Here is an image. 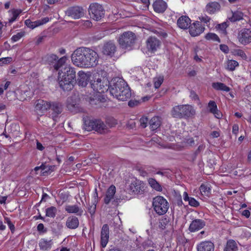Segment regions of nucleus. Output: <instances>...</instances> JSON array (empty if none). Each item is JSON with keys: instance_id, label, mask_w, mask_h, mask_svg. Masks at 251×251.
<instances>
[{"instance_id": "1", "label": "nucleus", "mask_w": 251, "mask_h": 251, "mask_svg": "<svg viewBox=\"0 0 251 251\" xmlns=\"http://www.w3.org/2000/svg\"><path fill=\"white\" fill-rule=\"evenodd\" d=\"M71 59L76 66L89 68L98 65L99 57L95 50L88 48L80 47L74 51Z\"/></svg>"}, {"instance_id": "2", "label": "nucleus", "mask_w": 251, "mask_h": 251, "mask_svg": "<svg viewBox=\"0 0 251 251\" xmlns=\"http://www.w3.org/2000/svg\"><path fill=\"white\" fill-rule=\"evenodd\" d=\"M108 91L119 100L126 101L131 97V91L126 82L120 78H115L110 84Z\"/></svg>"}, {"instance_id": "3", "label": "nucleus", "mask_w": 251, "mask_h": 251, "mask_svg": "<svg viewBox=\"0 0 251 251\" xmlns=\"http://www.w3.org/2000/svg\"><path fill=\"white\" fill-rule=\"evenodd\" d=\"M196 114L194 107L189 104L178 105L174 106L171 110V115L174 118L187 119L192 118Z\"/></svg>"}, {"instance_id": "4", "label": "nucleus", "mask_w": 251, "mask_h": 251, "mask_svg": "<svg viewBox=\"0 0 251 251\" xmlns=\"http://www.w3.org/2000/svg\"><path fill=\"white\" fill-rule=\"evenodd\" d=\"M84 128L88 131L94 130L102 133L106 130V126L100 120L86 118L84 121Z\"/></svg>"}, {"instance_id": "5", "label": "nucleus", "mask_w": 251, "mask_h": 251, "mask_svg": "<svg viewBox=\"0 0 251 251\" xmlns=\"http://www.w3.org/2000/svg\"><path fill=\"white\" fill-rule=\"evenodd\" d=\"M136 39L135 34L131 31H126L120 35L118 42L123 49L131 48L135 43Z\"/></svg>"}, {"instance_id": "6", "label": "nucleus", "mask_w": 251, "mask_h": 251, "mask_svg": "<svg viewBox=\"0 0 251 251\" xmlns=\"http://www.w3.org/2000/svg\"><path fill=\"white\" fill-rule=\"evenodd\" d=\"M152 205L155 211L159 215L165 214L169 208V203L162 196H157L153 198Z\"/></svg>"}, {"instance_id": "7", "label": "nucleus", "mask_w": 251, "mask_h": 251, "mask_svg": "<svg viewBox=\"0 0 251 251\" xmlns=\"http://www.w3.org/2000/svg\"><path fill=\"white\" fill-rule=\"evenodd\" d=\"M88 12L91 17L97 21L100 20L104 15L103 8L100 4L98 3L90 4Z\"/></svg>"}, {"instance_id": "8", "label": "nucleus", "mask_w": 251, "mask_h": 251, "mask_svg": "<svg viewBox=\"0 0 251 251\" xmlns=\"http://www.w3.org/2000/svg\"><path fill=\"white\" fill-rule=\"evenodd\" d=\"M66 16L74 20L80 19L84 16L85 10L80 6H73L68 7L65 12Z\"/></svg>"}, {"instance_id": "9", "label": "nucleus", "mask_w": 251, "mask_h": 251, "mask_svg": "<svg viewBox=\"0 0 251 251\" xmlns=\"http://www.w3.org/2000/svg\"><path fill=\"white\" fill-rule=\"evenodd\" d=\"M50 101L38 100L35 103V111L39 116H42L50 108Z\"/></svg>"}, {"instance_id": "10", "label": "nucleus", "mask_w": 251, "mask_h": 251, "mask_svg": "<svg viewBox=\"0 0 251 251\" xmlns=\"http://www.w3.org/2000/svg\"><path fill=\"white\" fill-rule=\"evenodd\" d=\"M237 39L239 42L243 45H247L251 43V30L243 28L238 33Z\"/></svg>"}, {"instance_id": "11", "label": "nucleus", "mask_w": 251, "mask_h": 251, "mask_svg": "<svg viewBox=\"0 0 251 251\" xmlns=\"http://www.w3.org/2000/svg\"><path fill=\"white\" fill-rule=\"evenodd\" d=\"M58 81L60 87L64 91H69L73 89L75 80L69 79L66 76H62L61 73H58Z\"/></svg>"}, {"instance_id": "12", "label": "nucleus", "mask_w": 251, "mask_h": 251, "mask_svg": "<svg viewBox=\"0 0 251 251\" xmlns=\"http://www.w3.org/2000/svg\"><path fill=\"white\" fill-rule=\"evenodd\" d=\"M116 49V46L114 42L110 41L103 45L102 52L104 55L111 57L114 56Z\"/></svg>"}, {"instance_id": "13", "label": "nucleus", "mask_w": 251, "mask_h": 251, "mask_svg": "<svg viewBox=\"0 0 251 251\" xmlns=\"http://www.w3.org/2000/svg\"><path fill=\"white\" fill-rule=\"evenodd\" d=\"M160 45V41L154 37H150L146 41V47L148 50L154 52L157 50Z\"/></svg>"}, {"instance_id": "14", "label": "nucleus", "mask_w": 251, "mask_h": 251, "mask_svg": "<svg viewBox=\"0 0 251 251\" xmlns=\"http://www.w3.org/2000/svg\"><path fill=\"white\" fill-rule=\"evenodd\" d=\"M189 28L190 34L194 37L200 35L205 29L204 27L199 21L193 23L189 26Z\"/></svg>"}, {"instance_id": "15", "label": "nucleus", "mask_w": 251, "mask_h": 251, "mask_svg": "<svg viewBox=\"0 0 251 251\" xmlns=\"http://www.w3.org/2000/svg\"><path fill=\"white\" fill-rule=\"evenodd\" d=\"M144 183L139 180H134L129 185L130 191L134 194L142 193L144 191Z\"/></svg>"}, {"instance_id": "16", "label": "nucleus", "mask_w": 251, "mask_h": 251, "mask_svg": "<svg viewBox=\"0 0 251 251\" xmlns=\"http://www.w3.org/2000/svg\"><path fill=\"white\" fill-rule=\"evenodd\" d=\"M50 109L52 111V118L54 121H56L58 115L63 111V105L62 103L56 101L50 102Z\"/></svg>"}, {"instance_id": "17", "label": "nucleus", "mask_w": 251, "mask_h": 251, "mask_svg": "<svg viewBox=\"0 0 251 251\" xmlns=\"http://www.w3.org/2000/svg\"><path fill=\"white\" fill-rule=\"evenodd\" d=\"M109 228L107 224L103 225L100 233V245L102 248H105L109 240Z\"/></svg>"}, {"instance_id": "18", "label": "nucleus", "mask_w": 251, "mask_h": 251, "mask_svg": "<svg viewBox=\"0 0 251 251\" xmlns=\"http://www.w3.org/2000/svg\"><path fill=\"white\" fill-rule=\"evenodd\" d=\"M49 21L50 19L48 17H44L34 22L31 21L29 19H27L25 21V24L27 27L33 29L36 27L47 23Z\"/></svg>"}, {"instance_id": "19", "label": "nucleus", "mask_w": 251, "mask_h": 251, "mask_svg": "<svg viewBox=\"0 0 251 251\" xmlns=\"http://www.w3.org/2000/svg\"><path fill=\"white\" fill-rule=\"evenodd\" d=\"M116 193V187L113 185H111L108 189H107L105 196L104 198V202L105 204H108L111 201H112L113 204L115 203V205L116 204V202L115 200H114V197Z\"/></svg>"}, {"instance_id": "20", "label": "nucleus", "mask_w": 251, "mask_h": 251, "mask_svg": "<svg viewBox=\"0 0 251 251\" xmlns=\"http://www.w3.org/2000/svg\"><path fill=\"white\" fill-rule=\"evenodd\" d=\"M221 9L220 4L217 1H211L205 6L204 11L209 14H214Z\"/></svg>"}, {"instance_id": "21", "label": "nucleus", "mask_w": 251, "mask_h": 251, "mask_svg": "<svg viewBox=\"0 0 251 251\" xmlns=\"http://www.w3.org/2000/svg\"><path fill=\"white\" fill-rule=\"evenodd\" d=\"M58 73H61L62 76H66L70 80H75V72L74 68L69 66H65L59 71Z\"/></svg>"}, {"instance_id": "22", "label": "nucleus", "mask_w": 251, "mask_h": 251, "mask_svg": "<svg viewBox=\"0 0 251 251\" xmlns=\"http://www.w3.org/2000/svg\"><path fill=\"white\" fill-rule=\"evenodd\" d=\"M95 79L96 80H94L91 83V87L93 89V90L99 93H104L105 91L108 90L106 86H104L102 82V80L100 78H96V75L95 76Z\"/></svg>"}, {"instance_id": "23", "label": "nucleus", "mask_w": 251, "mask_h": 251, "mask_svg": "<svg viewBox=\"0 0 251 251\" xmlns=\"http://www.w3.org/2000/svg\"><path fill=\"white\" fill-rule=\"evenodd\" d=\"M215 246L210 241H202L197 246V251H214Z\"/></svg>"}, {"instance_id": "24", "label": "nucleus", "mask_w": 251, "mask_h": 251, "mask_svg": "<svg viewBox=\"0 0 251 251\" xmlns=\"http://www.w3.org/2000/svg\"><path fill=\"white\" fill-rule=\"evenodd\" d=\"M205 226V222L201 219H195L190 224L189 230L190 232H195L202 228Z\"/></svg>"}, {"instance_id": "25", "label": "nucleus", "mask_w": 251, "mask_h": 251, "mask_svg": "<svg viewBox=\"0 0 251 251\" xmlns=\"http://www.w3.org/2000/svg\"><path fill=\"white\" fill-rule=\"evenodd\" d=\"M38 244L40 250L42 251H49L52 248L53 242L52 240L42 238L39 241Z\"/></svg>"}, {"instance_id": "26", "label": "nucleus", "mask_w": 251, "mask_h": 251, "mask_svg": "<svg viewBox=\"0 0 251 251\" xmlns=\"http://www.w3.org/2000/svg\"><path fill=\"white\" fill-rule=\"evenodd\" d=\"M153 7L156 12L161 13L166 10L167 4L163 0H156L153 3Z\"/></svg>"}, {"instance_id": "27", "label": "nucleus", "mask_w": 251, "mask_h": 251, "mask_svg": "<svg viewBox=\"0 0 251 251\" xmlns=\"http://www.w3.org/2000/svg\"><path fill=\"white\" fill-rule=\"evenodd\" d=\"M79 224L78 218L75 216H71L67 219L66 226L69 229H75L78 227Z\"/></svg>"}, {"instance_id": "28", "label": "nucleus", "mask_w": 251, "mask_h": 251, "mask_svg": "<svg viewBox=\"0 0 251 251\" xmlns=\"http://www.w3.org/2000/svg\"><path fill=\"white\" fill-rule=\"evenodd\" d=\"M208 107L209 108V111L212 113L216 118L220 119L222 117V114L218 109L217 105L215 101L210 100L208 103Z\"/></svg>"}, {"instance_id": "29", "label": "nucleus", "mask_w": 251, "mask_h": 251, "mask_svg": "<svg viewBox=\"0 0 251 251\" xmlns=\"http://www.w3.org/2000/svg\"><path fill=\"white\" fill-rule=\"evenodd\" d=\"M191 20L187 16H182L177 21V25L181 29H187L191 25Z\"/></svg>"}, {"instance_id": "30", "label": "nucleus", "mask_w": 251, "mask_h": 251, "mask_svg": "<svg viewBox=\"0 0 251 251\" xmlns=\"http://www.w3.org/2000/svg\"><path fill=\"white\" fill-rule=\"evenodd\" d=\"M65 210L69 213H74L77 216H81L83 210L77 205H68L65 207Z\"/></svg>"}, {"instance_id": "31", "label": "nucleus", "mask_w": 251, "mask_h": 251, "mask_svg": "<svg viewBox=\"0 0 251 251\" xmlns=\"http://www.w3.org/2000/svg\"><path fill=\"white\" fill-rule=\"evenodd\" d=\"M149 124L151 130L157 129L161 124V119L158 116L153 117L149 121Z\"/></svg>"}, {"instance_id": "32", "label": "nucleus", "mask_w": 251, "mask_h": 251, "mask_svg": "<svg viewBox=\"0 0 251 251\" xmlns=\"http://www.w3.org/2000/svg\"><path fill=\"white\" fill-rule=\"evenodd\" d=\"M88 76L82 71L78 73V83L79 85L85 87L87 84Z\"/></svg>"}, {"instance_id": "33", "label": "nucleus", "mask_w": 251, "mask_h": 251, "mask_svg": "<svg viewBox=\"0 0 251 251\" xmlns=\"http://www.w3.org/2000/svg\"><path fill=\"white\" fill-rule=\"evenodd\" d=\"M22 10L20 9H13L8 11L10 17L8 18V23L10 24L14 22L19 17Z\"/></svg>"}, {"instance_id": "34", "label": "nucleus", "mask_w": 251, "mask_h": 251, "mask_svg": "<svg viewBox=\"0 0 251 251\" xmlns=\"http://www.w3.org/2000/svg\"><path fill=\"white\" fill-rule=\"evenodd\" d=\"M212 87L217 90H221L225 92H229L230 88L224 83L221 82H214L212 84Z\"/></svg>"}, {"instance_id": "35", "label": "nucleus", "mask_w": 251, "mask_h": 251, "mask_svg": "<svg viewBox=\"0 0 251 251\" xmlns=\"http://www.w3.org/2000/svg\"><path fill=\"white\" fill-rule=\"evenodd\" d=\"M237 250V245L234 240H229L227 241L225 251H236Z\"/></svg>"}, {"instance_id": "36", "label": "nucleus", "mask_w": 251, "mask_h": 251, "mask_svg": "<svg viewBox=\"0 0 251 251\" xmlns=\"http://www.w3.org/2000/svg\"><path fill=\"white\" fill-rule=\"evenodd\" d=\"M148 182L152 188L159 192L162 191V188L161 186L155 179L150 178L148 179Z\"/></svg>"}, {"instance_id": "37", "label": "nucleus", "mask_w": 251, "mask_h": 251, "mask_svg": "<svg viewBox=\"0 0 251 251\" xmlns=\"http://www.w3.org/2000/svg\"><path fill=\"white\" fill-rule=\"evenodd\" d=\"M243 13L240 11H236L232 12V15L231 17L229 18V20L231 22H235L237 21H240L243 19Z\"/></svg>"}, {"instance_id": "38", "label": "nucleus", "mask_w": 251, "mask_h": 251, "mask_svg": "<svg viewBox=\"0 0 251 251\" xmlns=\"http://www.w3.org/2000/svg\"><path fill=\"white\" fill-rule=\"evenodd\" d=\"M170 221L168 218L163 217L159 220V228L163 230L166 228V226L169 224Z\"/></svg>"}, {"instance_id": "39", "label": "nucleus", "mask_w": 251, "mask_h": 251, "mask_svg": "<svg viewBox=\"0 0 251 251\" xmlns=\"http://www.w3.org/2000/svg\"><path fill=\"white\" fill-rule=\"evenodd\" d=\"M210 188L208 184H202L200 187V191L202 195L208 196L210 193Z\"/></svg>"}, {"instance_id": "40", "label": "nucleus", "mask_w": 251, "mask_h": 251, "mask_svg": "<svg viewBox=\"0 0 251 251\" xmlns=\"http://www.w3.org/2000/svg\"><path fill=\"white\" fill-rule=\"evenodd\" d=\"M67 60V58L65 56H63L60 58L59 59H57V60L55 62V64L53 65V67L55 70H58L60 68L63 67V65L65 63Z\"/></svg>"}, {"instance_id": "41", "label": "nucleus", "mask_w": 251, "mask_h": 251, "mask_svg": "<svg viewBox=\"0 0 251 251\" xmlns=\"http://www.w3.org/2000/svg\"><path fill=\"white\" fill-rule=\"evenodd\" d=\"M238 65L239 64L237 61L233 60H229L226 62V68L229 71H233Z\"/></svg>"}, {"instance_id": "42", "label": "nucleus", "mask_w": 251, "mask_h": 251, "mask_svg": "<svg viewBox=\"0 0 251 251\" xmlns=\"http://www.w3.org/2000/svg\"><path fill=\"white\" fill-rule=\"evenodd\" d=\"M57 212V209L55 207L51 206L46 209V215L50 218L55 217Z\"/></svg>"}, {"instance_id": "43", "label": "nucleus", "mask_w": 251, "mask_h": 251, "mask_svg": "<svg viewBox=\"0 0 251 251\" xmlns=\"http://www.w3.org/2000/svg\"><path fill=\"white\" fill-rule=\"evenodd\" d=\"M58 59V56L54 54H48L46 56V60L50 64L54 65Z\"/></svg>"}, {"instance_id": "44", "label": "nucleus", "mask_w": 251, "mask_h": 251, "mask_svg": "<svg viewBox=\"0 0 251 251\" xmlns=\"http://www.w3.org/2000/svg\"><path fill=\"white\" fill-rule=\"evenodd\" d=\"M205 37L207 40H213L214 41H217L219 43L220 42V38H219L218 35L215 33H209L205 35Z\"/></svg>"}, {"instance_id": "45", "label": "nucleus", "mask_w": 251, "mask_h": 251, "mask_svg": "<svg viewBox=\"0 0 251 251\" xmlns=\"http://www.w3.org/2000/svg\"><path fill=\"white\" fill-rule=\"evenodd\" d=\"M25 35V32L24 31H21L17 33L16 34L13 35L11 38V40L13 42H17L23 37H24Z\"/></svg>"}, {"instance_id": "46", "label": "nucleus", "mask_w": 251, "mask_h": 251, "mask_svg": "<svg viewBox=\"0 0 251 251\" xmlns=\"http://www.w3.org/2000/svg\"><path fill=\"white\" fill-rule=\"evenodd\" d=\"M152 32L158 35V36H161L163 38H165L167 36V34L165 31L160 28H158L156 29H153Z\"/></svg>"}, {"instance_id": "47", "label": "nucleus", "mask_w": 251, "mask_h": 251, "mask_svg": "<svg viewBox=\"0 0 251 251\" xmlns=\"http://www.w3.org/2000/svg\"><path fill=\"white\" fill-rule=\"evenodd\" d=\"M4 223L7 224L13 233L15 231V226L11 222L10 219L8 217L4 218Z\"/></svg>"}, {"instance_id": "48", "label": "nucleus", "mask_w": 251, "mask_h": 251, "mask_svg": "<svg viewBox=\"0 0 251 251\" xmlns=\"http://www.w3.org/2000/svg\"><path fill=\"white\" fill-rule=\"evenodd\" d=\"M163 77L162 76L155 78L154 81V87L155 88H158L163 83Z\"/></svg>"}, {"instance_id": "49", "label": "nucleus", "mask_w": 251, "mask_h": 251, "mask_svg": "<svg viewBox=\"0 0 251 251\" xmlns=\"http://www.w3.org/2000/svg\"><path fill=\"white\" fill-rule=\"evenodd\" d=\"M55 168V166L46 165L44 164V167H43V174L45 173H49L50 172H52Z\"/></svg>"}, {"instance_id": "50", "label": "nucleus", "mask_w": 251, "mask_h": 251, "mask_svg": "<svg viewBox=\"0 0 251 251\" xmlns=\"http://www.w3.org/2000/svg\"><path fill=\"white\" fill-rule=\"evenodd\" d=\"M12 61V58L10 57H7L0 58V65L8 64Z\"/></svg>"}, {"instance_id": "51", "label": "nucleus", "mask_w": 251, "mask_h": 251, "mask_svg": "<svg viewBox=\"0 0 251 251\" xmlns=\"http://www.w3.org/2000/svg\"><path fill=\"white\" fill-rule=\"evenodd\" d=\"M187 201H188L189 204L193 207H198L200 205L199 202L194 198L191 197Z\"/></svg>"}, {"instance_id": "52", "label": "nucleus", "mask_w": 251, "mask_h": 251, "mask_svg": "<svg viewBox=\"0 0 251 251\" xmlns=\"http://www.w3.org/2000/svg\"><path fill=\"white\" fill-rule=\"evenodd\" d=\"M234 52L235 55L240 56L243 59L246 60L247 59V56L243 50L239 49L236 50H235Z\"/></svg>"}, {"instance_id": "53", "label": "nucleus", "mask_w": 251, "mask_h": 251, "mask_svg": "<svg viewBox=\"0 0 251 251\" xmlns=\"http://www.w3.org/2000/svg\"><path fill=\"white\" fill-rule=\"evenodd\" d=\"M199 20L201 22L204 23L206 25H208L209 24L210 21H211V19L207 15H204L200 17Z\"/></svg>"}, {"instance_id": "54", "label": "nucleus", "mask_w": 251, "mask_h": 251, "mask_svg": "<svg viewBox=\"0 0 251 251\" xmlns=\"http://www.w3.org/2000/svg\"><path fill=\"white\" fill-rule=\"evenodd\" d=\"M139 122L141 126L143 128H145L147 126L148 119L147 117H143L140 118Z\"/></svg>"}, {"instance_id": "55", "label": "nucleus", "mask_w": 251, "mask_h": 251, "mask_svg": "<svg viewBox=\"0 0 251 251\" xmlns=\"http://www.w3.org/2000/svg\"><path fill=\"white\" fill-rule=\"evenodd\" d=\"M47 37L45 35L38 36L35 39V43L36 45H38L41 43L44 39Z\"/></svg>"}, {"instance_id": "56", "label": "nucleus", "mask_w": 251, "mask_h": 251, "mask_svg": "<svg viewBox=\"0 0 251 251\" xmlns=\"http://www.w3.org/2000/svg\"><path fill=\"white\" fill-rule=\"evenodd\" d=\"M97 204V203H94V202H92L91 205L89 204L88 211L91 215H93L95 213Z\"/></svg>"}, {"instance_id": "57", "label": "nucleus", "mask_w": 251, "mask_h": 251, "mask_svg": "<svg viewBox=\"0 0 251 251\" xmlns=\"http://www.w3.org/2000/svg\"><path fill=\"white\" fill-rule=\"evenodd\" d=\"M190 97L192 100L195 101H198L199 103H200L199 96L195 91L193 90L190 91Z\"/></svg>"}, {"instance_id": "58", "label": "nucleus", "mask_w": 251, "mask_h": 251, "mask_svg": "<svg viewBox=\"0 0 251 251\" xmlns=\"http://www.w3.org/2000/svg\"><path fill=\"white\" fill-rule=\"evenodd\" d=\"M37 230L40 232L45 233L47 231V229L45 228L43 224H39L37 226Z\"/></svg>"}, {"instance_id": "59", "label": "nucleus", "mask_w": 251, "mask_h": 251, "mask_svg": "<svg viewBox=\"0 0 251 251\" xmlns=\"http://www.w3.org/2000/svg\"><path fill=\"white\" fill-rule=\"evenodd\" d=\"M93 198L94 200L93 202H94V203H97L98 201V194L97 192V189H95V192L93 195Z\"/></svg>"}, {"instance_id": "60", "label": "nucleus", "mask_w": 251, "mask_h": 251, "mask_svg": "<svg viewBox=\"0 0 251 251\" xmlns=\"http://www.w3.org/2000/svg\"><path fill=\"white\" fill-rule=\"evenodd\" d=\"M220 48L221 50L225 53H227L228 52L229 49L226 45H221L220 46Z\"/></svg>"}, {"instance_id": "61", "label": "nucleus", "mask_w": 251, "mask_h": 251, "mask_svg": "<svg viewBox=\"0 0 251 251\" xmlns=\"http://www.w3.org/2000/svg\"><path fill=\"white\" fill-rule=\"evenodd\" d=\"M3 30H4V25L0 21V40L3 36Z\"/></svg>"}, {"instance_id": "62", "label": "nucleus", "mask_w": 251, "mask_h": 251, "mask_svg": "<svg viewBox=\"0 0 251 251\" xmlns=\"http://www.w3.org/2000/svg\"><path fill=\"white\" fill-rule=\"evenodd\" d=\"M239 130V126L238 125L234 124L232 126V133L237 134Z\"/></svg>"}, {"instance_id": "63", "label": "nucleus", "mask_w": 251, "mask_h": 251, "mask_svg": "<svg viewBox=\"0 0 251 251\" xmlns=\"http://www.w3.org/2000/svg\"><path fill=\"white\" fill-rule=\"evenodd\" d=\"M242 215L248 218L251 215V213L248 210H244L242 211Z\"/></svg>"}, {"instance_id": "64", "label": "nucleus", "mask_w": 251, "mask_h": 251, "mask_svg": "<svg viewBox=\"0 0 251 251\" xmlns=\"http://www.w3.org/2000/svg\"><path fill=\"white\" fill-rule=\"evenodd\" d=\"M83 25L86 27H89L92 25V24L89 20H86L84 22Z\"/></svg>"}]
</instances>
